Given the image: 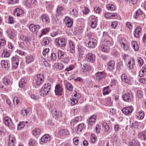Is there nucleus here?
Segmentation results:
<instances>
[{
    "label": "nucleus",
    "mask_w": 146,
    "mask_h": 146,
    "mask_svg": "<svg viewBox=\"0 0 146 146\" xmlns=\"http://www.w3.org/2000/svg\"><path fill=\"white\" fill-rule=\"evenodd\" d=\"M7 33L10 38L13 39L17 35V33L14 31L12 30L11 29H8L7 31Z\"/></svg>",
    "instance_id": "a211bd4d"
},
{
    "label": "nucleus",
    "mask_w": 146,
    "mask_h": 146,
    "mask_svg": "<svg viewBox=\"0 0 146 146\" xmlns=\"http://www.w3.org/2000/svg\"><path fill=\"white\" fill-rule=\"evenodd\" d=\"M115 62L113 60L109 61L108 64V68L110 70H113L114 68Z\"/></svg>",
    "instance_id": "cd10ccee"
},
{
    "label": "nucleus",
    "mask_w": 146,
    "mask_h": 146,
    "mask_svg": "<svg viewBox=\"0 0 146 146\" xmlns=\"http://www.w3.org/2000/svg\"><path fill=\"white\" fill-rule=\"evenodd\" d=\"M41 18L43 22H44L46 23H49L50 21L49 18L45 15H44L42 16Z\"/></svg>",
    "instance_id": "a18cd8bd"
},
{
    "label": "nucleus",
    "mask_w": 146,
    "mask_h": 146,
    "mask_svg": "<svg viewBox=\"0 0 146 146\" xmlns=\"http://www.w3.org/2000/svg\"><path fill=\"white\" fill-rule=\"evenodd\" d=\"M143 11L140 9H139L137 10L135 12V15L134 16V18L135 19H137V17L140 15H141L142 14Z\"/></svg>",
    "instance_id": "864d4df0"
},
{
    "label": "nucleus",
    "mask_w": 146,
    "mask_h": 146,
    "mask_svg": "<svg viewBox=\"0 0 146 146\" xmlns=\"http://www.w3.org/2000/svg\"><path fill=\"white\" fill-rule=\"evenodd\" d=\"M1 65L2 67L5 70H7L10 66L7 61L4 60L1 61Z\"/></svg>",
    "instance_id": "5701e85b"
},
{
    "label": "nucleus",
    "mask_w": 146,
    "mask_h": 146,
    "mask_svg": "<svg viewBox=\"0 0 146 146\" xmlns=\"http://www.w3.org/2000/svg\"><path fill=\"white\" fill-rule=\"evenodd\" d=\"M69 43L70 52L71 53H74L75 52V45L74 42L71 40H69Z\"/></svg>",
    "instance_id": "7c9ffc66"
},
{
    "label": "nucleus",
    "mask_w": 146,
    "mask_h": 146,
    "mask_svg": "<svg viewBox=\"0 0 146 146\" xmlns=\"http://www.w3.org/2000/svg\"><path fill=\"white\" fill-rule=\"evenodd\" d=\"M70 15L73 17L75 18L77 17L78 15V13L76 9L73 8L72 11H70Z\"/></svg>",
    "instance_id": "473e14b6"
},
{
    "label": "nucleus",
    "mask_w": 146,
    "mask_h": 146,
    "mask_svg": "<svg viewBox=\"0 0 146 146\" xmlns=\"http://www.w3.org/2000/svg\"><path fill=\"white\" fill-rule=\"evenodd\" d=\"M84 127V124L83 123H80L78 125L77 128V131H81Z\"/></svg>",
    "instance_id": "5fc2aeb1"
},
{
    "label": "nucleus",
    "mask_w": 146,
    "mask_h": 146,
    "mask_svg": "<svg viewBox=\"0 0 146 146\" xmlns=\"http://www.w3.org/2000/svg\"><path fill=\"white\" fill-rule=\"evenodd\" d=\"M55 43L57 46L64 47L66 46V42L64 38H56L55 40Z\"/></svg>",
    "instance_id": "39448f33"
},
{
    "label": "nucleus",
    "mask_w": 146,
    "mask_h": 146,
    "mask_svg": "<svg viewBox=\"0 0 146 146\" xmlns=\"http://www.w3.org/2000/svg\"><path fill=\"white\" fill-rule=\"evenodd\" d=\"M23 14L22 10L19 8L16 9L14 12L13 14L15 16H17V17L20 16L22 15Z\"/></svg>",
    "instance_id": "4be33fe9"
},
{
    "label": "nucleus",
    "mask_w": 146,
    "mask_h": 146,
    "mask_svg": "<svg viewBox=\"0 0 146 146\" xmlns=\"http://www.w3.org/2000/svg\"><path fill=\"white\" fill-rule=\"evenodd\" d=\"M123 100L127 102H131L133 101V96L130 90L127 91L122 96Z\"/></svg>",
    "instance_id": "7ed1b4c3"
},
{
    "label": "nucleus",
    "mask_w": 146,
    "mask_h": 146,
    "mask_svg": "<svg viewBox=\"0 0 146 146\" xmlns=\"http://www.w3.org/2000/svg\"><path fill=\"white\" fill-rule=\"evenodd\" d=\"M25 123L24 121H22L20 122L18 125V129H21L23 128L25 125Z\"/></svg>",
    "instance_id": "6e6d98bb"
},
{
    "label": "nucleus",
    "mask_w": 146,
    "mask_h": 146,
    "mask_svg": "<svg viewBox=\"0 0 146 146\" xmlns=\"http://www.w3.org/2000/svg\"><path fill=\"white\" fill-rule=\"evenodd\" d=\"M40 29V26L38 25H35L31 24L29 26V29L30 31L33 33H36Z\"/></svg>",
    "instance_id": "1a4fd4ad"
},
{
    "label": "nucleus",
    "mask_w": 146,
    "mask_h": 146,
    "mask_svg": "<svg viewBox=\"0 0 146 146\" xmlns=\"http://www.w3.org/2000/svg\"><path fill=\"white\" fill-rule=\"evenodd\" d=\"M82 31L80 29H78V30H76L74 32V34L77 35H80L82 33Z\"/></svg>",
    "instance_id": "0e129e2a"
},
{
    "label": "nucleus",
    "mask_w": 146,
    "mask_h": 146,
    "mask_svg": "<svg viewBox=\"0 0 146 146\" xmlns=\"http://www.w3.org/2000/svg\"><path fill=\"white\" fill-rule=\"evenodd\" d=\"M118 25V22L117 21H113L111 25V26L112 28H115Z\"/></svg>",
    "instance_id": "69168bd1"
},
{
    "label": "nucleus",
    "mask_w": 146,
    "mask_h": 146,
    "mask_svg": "<svg viewBox=\"0 0 146 146\" xmlns=\"http://www.w3.org/2000/svg\"><path fill=\"white\" fill-rule=\"evenodd\" d=\"M59 134L61 135H68L69 134L68 130L66 129H62L59 131Z\"/></svg>",
    "instance_id": "58836bf2"
},
{
    "label": "nucleus",
    "mask_w": 146,
    "mask_h": 146,
    "mask_svg": "<svg viewBox=\"0 0 146 146\" xmlns=\"http://www.w3.org/2000/svg\"><path fill=\"white\" fill-rule=\"evenodd\" d=\"M86 59L87 61L93 62L95 60V56L91 53H89L86 54Z\"/></svg>",
    "instance_id": "ddd939ff"
},
{
    "label": "nucleus",
    "mask_w": 146,
    "mask_h": 146,
    "mask_svg": "<svg viewBox=\"0 0 146 146\" xmlns=\"http://www.w3.org/2000/svg\"><path fill=\"white\" fill-rule=\"evenodd\" d=\"M90 69L91 67L88 64H84L82 67V69L83 72H85L86 70L87 71H89L90 70Z\"/></svg>",
    "instance_id": "37998d69"
},
{
    "label": "nucleus",
    "mask_w": 146,
    "mask_h": 146,
    "mask_svg": "<svg viewBox=\"0 0 146 146\" xmlns=\"http://www.w3.org/2000/svg\"><path fill=\"white\" fill-rule=\"evenodd\" d=\"M64 9V8L63 7H58L56 11V15L58 16L62 15V12Z\"/></svg>",
    "instance_id": "393cba45"
},
{
    "label": "nucleus",
    "mask_w": 146,
    "mask_h": 146,
    "mask_svg": "<svg viewBox=\"0 0 146 146\" xmlns=\"http://www.w3.org/2000/svg\"><path fill=\"white\" fill-rule=\"evenodd\" d=\"M26 83L25 78H21L19 83V87L21 88H23L24 86H25Z\"/></svg>",
    "instance_id": "a19ab883"
},
{
    "label": "nucleus",
    "mask_w": 146,
    "mask_h": 146,
    "mask_svg": "<svg viewBox=\"0 0 146 146\" xmlns=\"http://www.w3.org/2000/svg\"><path fill=\"white\" fill-rule=\"evenodd\" d=\"M64 22L66 27H71L73 25V21L68 17H66L64 19Z\"/></svg>",
    "instance_id": "4468645a"
},
{
    "label": "nucleus",
    "mask_w": 146,
    "mask_h": 146,
    "mask_svg": "<svg viewBox=\"0 0 146 146\" xmlns=\"http://www.w3.org/2000/svg\"><path fill=\"white\" fill-rule=\"evenodd\" d=\"M41 133L40 129L39 128H35L32 131L33 134L35 136L38 135Z\"/></svg>",
    "instance_id": "72a5a7b5"
},
{
    "label": "nucleus",
    "mask_w": 146,
    "mask_h": 146,
    "mask_svg": "<svg viewBox=\"0 0 146 146\" xmlns=\"http://www.w3.org/2000/svg\"><path fill=\"white\" fill-rule=\"evenodd\" d=\"M36 84L40 86L44 80L43 75L41 74H38L36 76Z\"/></svg>",
    "instance_id": "6e6552de"
},
{
    "label": "nucleus",
    "mask_w": 146,
    "mask_h": 146,
    "mask_svg": "<svg viewBox=\"0 0 146 146\" xmlns=\"http://www.w3.org/2000/svg\"><path fill=\"white\" fill-rule=\"evenodd\" d=\"M141 32V28L139 27H137L135 29L134 33V36L137 38L139 37L140 35Z\"/></svg>",
    "instance_id": "412c9836"
},
{
    "label": "nucleus",
    "mask_w": 146,
    "mask_h": 146,
    "mask_svg": "<svg viewBox=\"0 0 146 146\" xmlns=\"http://www.w3.org/2000/svg\"><path fill=\"white\" fill-rule=\"evenodd\" d=\"M102 125L104 128L105 131L106 132H108L109 130V127L107 123L106 122H104L103 123Z\"/></svg>",
    "instance_id": "13d9d810"
},
{
    "label": "nucleus",
    "mask_w": 146,
    "mask_h": 146,
    "mask_svg": "<svg viewBox=\"0 0 146 146\" xmlns=\"http://www.w3.org/2000/svg\"><path fill=\"white\" fill-rule=\"evenodd\" d=\"M138 136L139 138L143 139L144 140H146V131L139 132L138 134Z\"/></svg>",
    "instance_id": "c756f323"
},
{
    "label": "nucleus",
    "mask_w": 146,
    "mask_h": 146,
    "mask_svg": "<svg viewBox=\"0 0 146 146\" xmlns=\"http://www.w3.org/2000/svg\"><path fill=\"white\" fill-rule=\"evenodd\" d=\"M11 64L14 68L16 69L18 67L19 60L17 56H13L11 58Z\"/></svg>",
    "instance_id": "9b49d317"
},
{
    "label": "nucleus",
    "mask_w": 146,
    "mask_h": 146,
    "mask_svg": "<svg viewBox=\"0 0 146 146\" xmlns=\"http://www.w3.org/2000/svg\"><path fill=\"white\" fill-rule=\"evenodd\" d=\"M3 121L4 124L9 127H11L13 124L12 119L8 117H3Z\"/></svg>",
    "instance_id": "9d476101"
},
{
    "label": "nucleus",
    "mask_w": 146,
    "mask_h": 146,
    "mask_svg": "<svg viewBox=\"0 0 146 146\" xmlns=\"http://www.w3.org/2000/svg\"><path fill=\"white\" fill-rule=\"evenodd\" d=\"M137 61L139 65V66L141 67L143 64V61L140 57H138L137 58Z\"/></svg>",
    "instance_id": "052dcab7"
},
{
    "label": "nucleus",
    "mask_w": 146,
    "mask_h": 146,
    "mask_svg": "<svg viewBox=\"0 0 146 146\" xmlns=\"http://www.w3.org/2000/svg\"><path fill=\"white\" fill-rule=\"evenodd\" d=\"M22 39L25 42L26 44H28L29 43V39L27 36H23Z\"/></svg>",
    "instance_id": "338daca9"
},
{
    "label": "nucleus",
    "mask_w": 146,
    "mask_h": 146,
    "mask_svg": "<svg viewBox=\"0 0 146 146\" xmlns=\"http://www.w3.org/2000/svg\"><path fill=\"white\" fill-rule=\"evenodd\" d=\"M50 42V38L47 37H45L43 38L41 43L42 45H45L48 44Z\"/></svg>",
    "instance_id": "c9c22d12"
},
{
    "label": "nucleus",
    "mask_w": 146,
    "mask_h": 146,
    "mask_svg": "<svg viewBox=\"0 0 146 146\" xmlns=\"http://www.w3.org/2000/svg\"><path fill=\"white\" fill-rule=\"evenodd\" d=\"M50 30V29L48 28L43 29L41 31V33L44 35H45Z\"/></svg>",
    "instance_id": "774afa93"
},
{
    "label": "nucleus",
    "mask_w": 146,
    "mask_h": 146,
    "mask_svg": "<svg viewBox=\"0 0 146 146\" xmlns=\"http://www.w3.org/2000/svg\"><path fill=\"white\" fill-rule=\"evenodd\" d=\"M21 101V98L17 96L15 97L13 99V102L14 104H16V105H18L19 103Z\"/></svg>",
    "instance_id": "de8ad7c7"
},
{
    "label": "nucleus",
    "mask_w": 146,
    "mask_h": 146,
    "mask_svg": "<svg viewBox=\"0 0 146 146\" xmlns=\"http://www.w3.org/2000/svg\"><path fill=\"white\" fill-rule=\"evenodd\" d=\"M133 110V107L132 106H130L123 108L122 111L125 115H127L131 114Z\"/></svg>",
    "instance_id": "f8f14e48"
},
{
    "label": "nucleus",
    "mask_w": 146,
    "mask_h": 146,
    "mask_svg": "<svg viewBox=\"0 0 146 146\" xmlns=\"http://www.w3.org/2000/svg\"><path fill=\"white\" fill-rule=\"evenodd\" d=\"M110 48L108 46L103 45L101 46L102 50L104 52H108L110 51Z\"/></svg>",
    "instance_id": "79ce46f5"
},
{
    "label": "nucleus",
    "mask_w": 146,
    "mask_h": 146,
    "mask_svg": "<svg viewBox=\"0 0 146 146\" xmlns=\"http://www.w3.org/2000/svg\"><path fill=\"white\" fill-rule=\"evenodd\" d=\"M65 54L64 52L61 50H59L58 52V57L59 59H61L64 57Z\"/></svg>",
    "instance_id": "c03bdc74"
},
{
    "label": "nucleus",
    "mask_w": 146,
    "mask_h": 146,
    "mask_svg": "<svg viewBox=\"0 0 146 146\" xmlns=\"http://www.w3.org/2000/svg\"><path fill=\"white\" fill-rule=\"evenodd\" d=\"M50 137L48 135H45L41 138V140L42 142L44 143H46L47 141L50 140Z\"/></svg>",
    "instance_id": "c85d7f7f"
},
{
    "label": "nucleus",
    "mask_w": 146,
    "mask_h": 146,
    "mask_svg": "<svg viewBox=\"0 0 146 146\" xmlns=\"http://www.w3.org/2000/svg\"><path fill=\"white\" fill-rule=\"evenodd\" d=\"M129 146H140L139 143L137 140H133L129 143Z\"/></svg>",
    "instance_id": "4c0bfd02"
},
{
    "label": "nucleus",
    "mask_w": 146,
    "mask_h": 146,
    "mask_svg": "<svg viewBox=\"0 0 146 146\" xmlns=\"http://www.w3.org/2000/svg\"><path fill=\"white\" fill-rule=\"evenodd\" d=\"M50 88L51 85L50 83H47L44 84L41 89L40 94L41 96H45L49 92Z\"/></svg>",
    "instance_id": "f03ea898"
},
{
    "label": "nucleus",
    "mask_w": 146,
    "mask_h": 146,
    "mask_svg": "<svg viewBox=\"0 0 146 146\" xmlns=\"http://www.w3.org/2000/svg\"><path fill=\"white\" fill-rule=\"evenodd\" d=\"M118 42L121 47L124 50H127L129 49V44L125 38H121L119 39Z\"/></svg>",
    "instance_id": "20e7f679"
},
{
    "label": "nucleus",
    "mask_w": 146,
    "mask_h": 146,
    "mask_svg": "<svg viewBox=\"0 0 146 146\" xmlns=\"http://www.w3.org/2000/svg\"><path fill=\"white\" fill-rule=\"evenodd\" d=\"M129 66L128 67L129 70L133 68V66L135 65V61L132 58H130L129 60L128 63Z\"/></svg>",
    "instance_id": "b1692460"
},
{
    "label": "nucleus",
    "mask_w": 146,
    "mask_h": 146,
    "mask_svg": "<svg viewBox=\"0 0 146 146\" xmlns=\"http://www.w3.org/2000/svg\"><path fill=\"white\" fill-rule=\"evenodd\" d=\"M56 59V56L54 53H52L50 56H48L47 57V60L49 61H54Z\"/></svg>",
    "instance_id": "2f4dec72"
},
{
    "label": "nucleus",
    "mask_w": 146,
    "mask_h": 146,
    "mask_svg": "<svg viewBox=\"0 0 146 146\" xmlns=\"http://www.w3.org/2000/svg\"><path fill=\"white\" fill-rule=\"evenodd\" d=\"M106 7L108 10L110 11H113L115 9L114 5L111 4H107Z\"/></svg>",
    "instance_id": "8fccbe9b"
},
{
    "label": "nucleus",
    "mask_w": 146,
    "mask_h": 146,
    "mask_svg": "<svg viewBox=\"0 0 146 146\" xmlns=\"http://www.w3.org/2000/svg\"><path fill=\"white\" fill-rule=\"evenodd\" d=\"M13 82L12 79L9 76H5L3 79V83L6 85L12 84L13 83Z\"/></svg>",
    "instance_id": "dca6fc26"
},
{
    "label": "nucleus",
    "mask_w": 146,
    "mask_h": 146,
    "mask_svg": "<svg viewBox=\"0 0 146 146\" xmlns=\"http://www.w3.org/2000/svg\"><path fill=\"white\" fill-rule=\"evenodd\" d=\"M19 0H7V1L9 4H16Z\"/></svg>",
    "instance_id": "e2e57ef3"
},
{
    "label": "nucleus",
    "mask_w": 146,
    "mask_h": 146,
    "mask_svg": "<svg viewBox=\"0 0 146 146\" xmlns=\"http://www.w3.org/2000/svg\"><path fill=\"white\" fill-rule=\"evenodd\" d=\"M102 91L103 94L104 96L110 93L111 92V90L110 89L109 87L107 86L103 88Z\"/></svg>",
    "instance_id": "f704fd0d"
},
{
    "label": "nucleus",
    "mask_w": 146,
    "mask_h": 146,
    "mask_svg": "<svg viewBox=\"0 0 146 146\" xmlns=\"http://www.w3.org/2000/svg\"><path fill=\"white\" fill-rule=\"evenodd\" d=\"M136 96L139 98H141L143 97L142 92L141 90H138L136 93Z\"/></svg>",
    "instance_id": "bf43d9fd"
},
{
    "label": "nucleus",
    "mask_w": 146,
    "mask_h": 146,
    "mask_svg": "<svg viewBox=\"0 0 146 146\" xmlns=\"http://www.w3.org/2000/svg\"><path fill=\"white\" fill-rule=\"evenodd\" d=\"M97 41L88 35H86L84 39V43L88 48H93L97 44Z\"/></svg>",
    "instance_id": "f257e3e1"
},
{
    "label": "nucleus",
    "mask_w": 146,
    "mask_h": 146,
    "mask_svg": "<svg viewBox=\"0 0 146 146\" xmlns=\"http://www.w3.org/2000/svg\"><path fill=\"white\" fill-rule=\"evenodd\" d=\"M55 65L58 67L59 69L62 70L64 69V66L62 64L59 63H56Z\"/></svg>",
    "instance_id": "4d7b16f0"
},
{
    "label": "nucleus",
    "mask_w": 146,
    "mask_h": 146,
    "mask_svg": "<svg viewBox=\"0 0 146 146\" xmlns=\"http://www.w3.org/2000/svg\"><path fill=\"white\" fill-rule=\"evenodd\" d=\"M96 116L95 115H93L90 117L88 121L89 124L91 125H93L95 123Z\"/></svg>",
    "instance_id": "a878e982"
},
{
    "label": "nucleus",
    "mask_w": 146,
    "mask_h": 146,
    "mask_svg": "<svg viewBox=\"0 0 146 146\" xmlns=\"http://www.w3.org/2000/svg\"><path fill=\"white\" fill-rule=\"evenodd\" d=\"M90 26L92 28H95L97 25V21L95 18H92L90 21Z\"/></svg>",
    "instance_id": "aec40b11"
},
{
    "label": "nucleus",
    "mask_w": 146,
    "mask_h": 146,
    "mask_svg": "<svg viewBox=\"0 0 146 146\" xmlns=\"http://www.w3.org/2000/svg\"><path fill=\"white\" fill-rule=\"evenodd\" d=\"M131 43L132 48L134 50L136 51L138 50L139 47L137 42L136 41H132Z\"/></svg>",
    "instance_id": "e433bc0d"
},
{
    "label": "nucleus",
    "mask_w": 146,
    "mask_h": 146,
    "mask_svg": "<svg viewBox=\"0 0 146 146\" xmlns=\"http://www.w3.org/2000/svg\"><path fill=\"white\" fill-rule=\"evenodd\" d=\"M54 113L53 114V117L55 119H58L60 118H61L62 116V112L58 110H55L54 111Z\"/></svg>",
    "instance_id": "6ab92c4d"
},
{
    "label": "nucleus",
    "mask_w": 146,
    "mask_h": 146,
    "mask_svg": "<svg viewBox=\"0 0 146 146\" xmlns=\"http://www.w3.org/2000/svg\"><path fill=\"white\" fill-rule=\"evenodd\" d=\"M121 78L122 81L125 82L127 83L129 82V80L126 74H123L122 75Z\"/></svg>",
    "instance_id": "09e8293b"
},
{
    "label": "nucleus",
    "mask_w": 146,
    "mask_h": 146,
    "mask_svg": "<svg viewBox=\"0 0 146 146\" xmlns=\"http://www.w3.org/2000/svg\"><path fill=\"white\" fill-rule=\"evenodd\" d=\"M77 47L78 52L79 55H83L84 54L85 50V48L83 46L80 45H78Z\"/></svg>",
    "instance_id": "bb28decb"
},
{
    "label": "nucleus",
    "mask_w": 146,
    "mask_h": 146,
    "mask_svg": "<svg viewBox=\"0 0 146 146\" xmlns=\"http://www.w3.org/2000/svg\"><path fill=\"white\" fill-rule=\"evenodd\" d=\"M113 41L112 38L109 36H108V38L104 39L102 42V44L110 46L113 44Z\"/></svg>",
    "instance_id": "f3484780"
},
{
    "label": "nucleus",
    "mask_w": 146,
    "mask_h": 146,
    "mask_svg": "<svg viewBox=\"0 0 146 146\" xmlns=\"http://www.w3.org/2000/svg\"><path fill=\"white\" fill-rule=\"evenodd\" d=\"M37 144L36 141L34 139H32L29 141V146H35Z\"/></svg>",
    "instance_id": "49530a36"
},
{
    "label": "nucleus",
    "mask_w": 146,
    "mask_h": 146,
    "mask_svg": "<svg viewBox=\"0 0 146 146\" xmlns=\"http://www.w3.org/2000/svg\"><path fill=\"white\" fill-rule=\"evenodd\" d=\"M106 73L104 72H98L95 74L96 79L98 81H100L106 78Z\"/></svg>",
    "instance_id": "0eeeda50"
},
{
    "label": "nucleus",
    "mask_w": 146,
    "mask_h": 146,
    "mask_svg": "<svg viewBox=\"0 0 146 146\" xmlns=\"http://www.w3.org/2000/svg\"><path fill=\"white\" fill-rule=\"evenodd\" d=\"M144 113L143 111H140L139 112V115L138 117L141 119H142L144 117Z\"/></svg>",
    "instance_id": "680f3d73"
},
{
    "label": "nucleus",
    "mask_w": 146,
    "mask_h": 146,
    "mask_svg": "<svg viewBox=\"0 0 146 146\" xmlns=\"http://www.w3.org/2000/svg\"><path fill=\"white\" fill-rule=\"evenodd\" d=\"M63 90L62 86L59 84H56L54 90L55 94L56 95L60 96Z\"/></svg>",
    "instance_id": "423d86ee"
},
{
    "label": "nucleus",
    "mask_w": 146,
    "mask_h": 146,
    "mask_svg": "<svg viewBox=\"0 0 146 146\" xmlns=\"http://www.w3.org/2000/svg\"><path fill=\"white\" fill-rule=\"evenodd\" d=\"M29 112V111L28 109H23L21 111V114L24 116L27 115Z\"/></svg>",
    "instance_id": "603ef678"
},
{
    "label": "nucleus",
    "mask_w": 146,
    "mask_h": 146,
    "mask_svg": "<svg viewBox=\"0 0 146 146\" xmlns=\"http://www.w3.org/2000/svg\"><path fill=\"white\" fill-rule=\"evenodd\" d=\"M66 86L67 89L69 91H71L72 90L73 87L72 85L69 82L66 83Z\"/></svg>",
    "instance_id": "3c124183"
},
{
    "label": "nucleus",
    "mask_w": 146,
    "mask_h": 146,
    "mask_svg": "<svg viewBox=\"0 0 146 146\" xmlns=\"http://www.w3.org/2000/svg\"><path fill=\"white\" fill-rule=\"evenodd\" d=\"M25 58L26 62L28 64L31 63L34 60L33 57L32 55L27 56Z\"/></svg>",
    "instance_id": "ea45409f"
},
{
    "label": "nucleus",
    "mask_w": 146,
    "mask_h": 146,
    "mask_svg": "<svg viewBox=\"0 0 146 146\" xmlns=\"http://www.w3.org/2000/svg\"><path fill=\"white\" fill-rule=\"evenodd\" d=\"M16 142L15 137L13 135H10L9 136L8 145L9 146H14L15 145Z\"/></svg>",
    "instance_id": "2eb2a0df"
}]
</instances>
